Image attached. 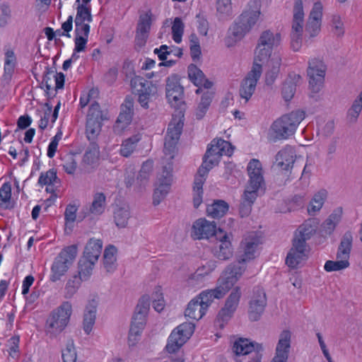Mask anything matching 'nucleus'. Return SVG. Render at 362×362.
I'll list each match as a JSON object with an SVG mask.
<instances>
[{"label": "nucleus", "mask_w": 362, "mask_h": 362, "mask_svg": "<svg viewBox=\"0 0 362 362\" xmlns=\"http://www.w3.org/2000/svg\"><path fill=\"white\" fill-rule=\"evenodd\" d=\"M233 149L231 144L221 139H214L206 150L203 162L194 177L193 186V204L198 208L202 202L203 185L211 169L218 165L223 155L230 156Z\"/></svg>", "instance_id": "obj_1"}, {"label": "nucleus", "mask_w": 362, "mask_h": 362, "mask_svg": "<svg viewBox=\"0 0 362 362\" xmlns=\"http://www.w3.org/2000/svg\"><path fill=\"white\" fill-rule=\"evenodd\" d=\"M244 269L240 267L227 269L218 279V285L214 289L201 292L196 298L206 311L214 299L222 298L242 276Z\"/></svg>", "instance_id": "obj_2"}, {"label": "nucleus", "mask_w": 362, "mask_h": 362, "mask_svg": "<svg viewBox=\"0 0 362 362\" xmlns=\"http://www.w3.org/2000/svg\"><path fill=\"white\" fill-rule=\"evenodd\" d=\"M304 118V112L296 110L285 114L276 119L272 122L269 129L268 141L275 143L278 141L288 139L295 134L298 126Z\"/></svg>", "instance_id": "obj_3"}, {"label": "nucleus", "mask_w": 362, "mask_h": 362, "mask_svg": "<svg viewBox=\"0 0 362 362\" xmlns=\"http://www.w3.org/2000/svg\"><path fill=\"white\" fill-rule=\"evenodd\" d=\"M72 313V305L68 301L63 302L58 308L54 310L46 320L45 330L56 336L61 333L67 326Z\"/></svg>", "instance_id": "obj_4"}, {"label": "nucleus", "mask_w": 362, "mask_h": 362, "mask_svg": "<svg viewBox=\"0 0 362 362\" xmlns=\"http://www.w3.org/2000/svg\"><path fill=\"white\" fill-rule=\"evenodd\" d=\"M173 180V163L169 162L157 175L153 200L155 206L158 205L170 192Z\"/></svg>", "instance_id": "obj_5"}, {"label": "nucleus", "mask_w": 362, "mask_h": 362, "mask_svg": "<svg viewBox=\"0 0 362 362\" xmlns=\"http://www.w3.org/2000/svg\"><path fill=\"white\" fill-rule=\"evenodd\" d=\"M77 254L76 245H70L61 251L55 258L51 267L50 281L55 282L60 280L67 272Z\"/></svg>", "instance_id": "obj_6"}, {"label": "nucleus", "mask_w": 362, "mask_h": 362, "mask_svg": "<svg viewBox=\"0 0 362 362\" xmlns=\"http://www.w3.org/2000/svg\"><path fill=\"white\" fill-rule=\"evenodd\" d=\"M327 66L322 60L317 58L308 62L307 70L309 78V88L312 93H319L323 87Z\"/></svg>", "instance_id": "obj_7"}, {"label": "nucleus", "mask_w": 362, "mask_h": 362, "mask_svg": "<svg viewBox=\"0 0 362 362\" xmlns=\"http://www.w3.org/2000/svg\"><path fill=\"white\" fill-rule=\"evenodd\" d=\"M194 331V324L184 322L171 332L166 345V350L169 353L177 351L189 339Z\"/></svg>", "instance_id": "obj_8"}, {"label": "nucleus", "mask_w": 362, "mask_h": 362, "mask_svg": "<svg viewBox=\"0 0 362 362\" xmlns=\"http://www.w3.org/2000/svg\"><path fill=\"white\" fill-rule=\"evenodd\" d=\"M262 73V68L255 64L240 83L239 95L247 103L254 94L257 82Z\"/></svg>", "instance_id": "obj_9"}, {"label": "nucleus", "mask_w": 362, "mask_h": 362, "mask_svg": "<svg viewBox=\"0 0 362 362\" xmlns=\"http://www.w3.org/2000/svg\"><path fill=\"white\" fill-rule=\"evenodd\" d=\"M261 244L260 238L254 232L250 233L246 235L240 243V249L243 254L238 259V264L229 267L228 269L233 267H240L245 270V267L240 264L247 260L253 259L258 246Z\"/></svg>", "instance_id": "obj_10"}, {"label": "nucleus", "mask_w": 362, "mask_h": 362, "mask_svg": "<svg viewBox=\"0 0 362 362\" xmlns=\"http://www.w3.org/2000/svg\"><path fill=\"white\" fill-rule=\"evenodd\" d=\"M182 127L183 122L180 117L173 118L168 125L167 134L165 138L164 151L165 154L170 156V159L173 158L172 154L175 150Z\"/></svg>", "instance_id": "obj_11"}, {"label": "nucleus", "mask_w": 362, "mask_h": 362, "mask_svg": "<svg viewBox=\"0 0 362 362\" xmlns=\"http://www.w3.org/2000/svg\"><path fill=\"white\" fill-rule=\"evenodd\" d=\"M131 83L139 93V103L143 107L148 108V102L157 93L156 86L140 76L134 78Z\"/></svg>", "instance_id": "obj_12"}, {"label": "nucleus", "mask_w": 362, "mask_h": 362, "mask_svg": "<svg viewBox=\"0 0 362 362\" xmlns=\"http://www.w3.org/2000/svg\"><path fill=\"white\" fill-rule=\"evenodd\" d=\"M267 305V296L264 289L257 286L254 288L249 303L248 315L251 321H257L263 313Z\"/></svg>", "instance_id": "obj_13"}, {"label": "nucleus", "mask_w": 362, "mask_h": 362, "mask_svg": "<svg viewBox=\"0 0 362 362\" xmlns=\"http://www.w3.org/2000/svg\"><path fill=\"white\" fill-rule=\"evenodd\" d=\"M166 98L169 103L175 107L180 108L183 105V87L179 82L177 75H172L166 80Z\"/></svg>", "instance_id": "obj_14"}, {"label": "nucleus", "mask_w": 362, "mask_h": 362, "mask_svg": "<svg viewBox=\"0 0 362 362\" xmlns=\"http://www.w3.org/2000/svg\"><path fill=\"white\" fill-rule=\"evenodd\" d=\"M153 20V15L151 11L140 14L136 28V46L142 47L146 45Z\"/></svg>", "instance_id": "obj_15"}, {"label": "nucleus", "mask_w": 362, "mask_h": 362, "mask_svg": "<svg viewBox=\"0 0 362 362\" xmlns=\"http://www.w3.org/2000/svg\"><path fill=\"white\" fill-rule=\"evenodd\" d=\"M249 180L245 189L259 192L264 185L262 165L257 159H252L247 165Z\"/></svg>", "instance_id": "obj_16"}, {"label": "nucleus", "mask_w": 362, "mask_h": 362, "mask_svg": "<svg viewBox=\"0 0 362 362\" xmlns=\"http://www.w3.org/2000/svg\"><path fill=\"white\" fill-rule=\"evenodd\" d=\"M260 9L261 1L251 0L247 4V8L243 12L238 20L250 31L259 18Z\"/></svg>", "instance_id": "obj_17"}, {"label": "nucleus", "mask_w": 362, "mask_h": 362, "mask_svg": "<svg viewBox=\"0 0 362 362\" xmlns=\"http://www.w3.org/2000/svg\"><path fill=\"white\" fill-rule=\"evenodd\" d=\"M240 297V288H235L227 298L223 308L219 311L218 314V320L223 322H227L233 317L238 306Z\"/></svg>", "instance_id": "obj_18"}, {"label": "nucleus", "mask_w": 362, "mask_h": 362, "mask_svg": "<svg viewBox=\"0 0 362 362\" xmlns=\"http://www.w3.org/2000/svg\"><path fill=\"white\" fill-rule=\"evenodd\" d=\"M322 9V4L320 1L315 2L311 9L305 26V31L311 37L317 36L320 32Z\"/></svg>", "instance_id": "obj_19"}, {"label": "nucleus", "mask_w": 362, "mask_h": 362, "mask_svg": "<svg viewBox=\"0 0 362 362\" xmlns=\"http://www.w3.org/2000/svg\"><path fill=\"white\" fill-rule=\"evenodd\" d=\"M106 197L103 192H96L93 194V201L89 206H84L81 211L82 218H93L94 216L101 215L105 209Z\"/></svg>", "instance_id": "obj_20"}, {"label": "nucleus", "mask_w": 362, "mask_h": 362, "mask_svg": "<svg viewBox=\"0 0 362 362\" xmlns=\"http://www.w3.org/2000/svg\"><path fill=\"white\" fill-rule=\"evenodd\" d=\"M296 158L295 148L286 145L278 151L275 156V165L282 171L288 172L293 166Z\"/></svg>", "instance_id": "obj_21"}, {"label": "nucleus", "mask_w": 362, "mask_h": 362, "mask_svg": "<svg viewBox=\"0 0 362 362\" xmlns=\"http://www.w3.org/2000/svg\"><path fill=\"white\" fill-rule=\"evenodd\" d=\"M216 238L218 243L213 250L214 256L221 260L230 259L233 255V248L228 234L219 228Z\"/></svg>", "instance_id": "obj_22"}, {"label": "nucleus", "mask_w": 362, "mask_h": 362, "mask_svg": "<svg viewBox=\"0 0 362 362\" xmlns=\"http://www.w3.org/2000/svg\"><path fill=\"white\" fill-rule=\"evenodd\" d=\"M218 233L216 225L205 218L197 220L192 226V236L194 239H208Z\"/></svg>", "instance_id": "obj_23"}, {"label": "nucleus", "mask_w": 362, "mask_h": 362, "mask_svg": "<svg viewBox=\"0 0 362 362\" xmlns=\"http://www.w3.org/2000/svg\"><path fill=\"white\" fill-rule=\"evenodd\" d=\"M291 334L288 330H284L279 335L276 347V354L271 362H286L291 347Z\"/></svg>", "instance_id": "obj_24"}, {"label": "nucleus", "mask_w": 362, "mask_h": 362, "mask_svg": "<svg viewBox=\"0 0 362 362\" xmlns=\"http://www.w3.org/2000/svg\"><path fill=\"white\" fill-rule=\"evenodd\" d=\"M250 30L237 20L229 28L225 44L228 47L234 46L240 41Z\"/></svg>", "instance_id": "obj_25"}, {"label": "nucleus", "mask_w": 362, "mask_h": 362, "mask_svg": "<svg viewBox=\"0 0 362 362\" xmlns=\"http://www.w3.org/2000/svg\"><path fill=\"white\" fill-rule=\"evenodd\" d=\"M353 233L348 230L341 238L337 252V259H346L349 260L353 245Z\"/></svg>", "instance_id": "obj_26"}, {"label": "nucleus", "mask_w": 362, "mask_h": 362, "mask_svg": "<svg viewBox=\"0 0 362 362\" xmlns=\"http://www.w3.org/2000/svg\"><path fill=\"white\" fill-rule=\"evenodd\" d=\"M97 303L93 300L86 306L83 315V328L89 334L93 329L96 319Z\"/></svg>", "instance_id": "obj_27"}, {"label": "nucleus", "mask_w": 362, "mask_h": 362, "mask_svg": "<svg viewBox=\"0 0 362 362\" xmlns=\"http://www.w3.org/2000/svg\"><path fill=\"white\" fill-rule=\"evenodd\" d=\"M318 225L317 219L308 218L298 227L295 236L307 241L315 233Z\"/></svg>", "instance_id": "obj_28"}, {"label": "nucleus", "mask_w": 362, "mask_h": 362, "mask_svg": "<svg viewBox=\"0 0 362 362\" xmlns=\"http://www.w3.org/2000/svg\"><path fill=\"white\" fill-rule=\"evenodd\" d=\"M281 64V57L279 54L274 53L268 62L269 69L265 74V83L268 86L274 83L276 79Z\"/></svg>", "instance_id": "obj_29"}, {"label": "nucleus", "mask_w": 362, "mask_h": 362, "mask_svg": "<svg viewBox=\"0 0 362 362\" xmlns=\"http://www.w3.org/2000/svg\"><path fill=\"white\" fill-rule=\"evenodd\" d=\"M259 192L255 190L245 189L239 209L242 217L247 216L250 214L252 206L259 196Z\"/></svg>", "instance_id": "obj_30"}, {"label": "nucleus", "mask_w": 362, "mask_h": 362, "mask_svg": "<svg viewBox=\"0 0 362 362\" xmlns=\"http://www.w3.org/2000/svg\"><path fill=\"white\" fill-rule=\"evenodd\" d=\"M188 76L190 81L197 86H203L209 89L212 83L206 78L205 75L196 65L190 64L187 69Z\"/></svg>", "instance_id": "obj_31"}, {"label": "nucleus", "mask_w": 362, "mask_h": 362, "mask_svg": "<svg viewBox=\"0 0 362 362\" xmlns=\"http://www.w3.org/2000/svg\"><path fill=\"white\" fill-rule=\"evenodd\" d=\"M233 351L236 355H248L255 349L261 350L262 346L258 344H254L247 339L240 338L234 342L233 346Z\"/></svg>", "instance_id": "obj_32"}, {"label": "nucleus", "mask_w": 362, "mask_h": 362, "mask_svg": "<svg viewBox=\"0 0 362 362\" xmlns=\"http://www.w3.org/2000/svg\"><path fill=\"white\" fill-rule=\"evenodd\" d=\"M342 209L338 208L332 211L328 218L322 223L321 226V232L323 235H331L336 226L341 219Z\"/></svg>", "instance_id": "obj_33"}, {"label": "nucleus", "mask_w": 362, "mask_h": 362, "mask_svg": "<svg viewBox=\"0 0 362 362\" xmlns=\"http://www.w3.org/2000/svg\"><path fill=\"white\" fill-rule=\"evenodd\" d=\"M102 248L103 243L100 240L90 239L85 247L83 257L96 262L101 254Z\"/></svg>", "instance_id": "obj_34"}, {"label": "nucleus", "mask_w": 362, "mask_h": 362, "mask_svg": "<svg viewBox=\"0 0 362 362\" xmlns=\"http://www.w3.org/2000/svg\"><path fill=\"white\" fill-rule=\"evenodd\" d=\"M16 65V57L13 50L7 49L5 52V60L4 66V74L2 78L8 82L11 81L14 73Z\"/></svg>", "instance_id": "obj_35"}, {"label": "nucleus", "mask_w": 362, "mask_h": 362, "mask_svg": "<svg viewBox=\"0 0 362 362\" xmlns=\"http://www.w3.org/2000/svg\"><path fill=\"white\" fill-rule=\"evenodd\" d=\"M280 42L281 35L268 30L261 33L257 43L273 49L279 45Z\"/></svg>", "instance_id": "obj_36"}, {"label": "nucleus", "mask_w": 362, "mask_h": 362, "mask_svg": "<svg viewBox=\"0 0 362 362\" xmlns=\"http://www.w3.org/2000/svg\"><path fill=\"white\" fill-rule=\"evenodd\" d=\"M117 248L112 245L105 249L103 266L107 272H113L117 268Z\"/></svg>", "instance_id": "obj_37"}, {"label": "nucleus", "mask_w": 362, "mask_h": 362, "mask_svg": "<svg viewBox=\"0 0 362 362\" xmlns=\"http://www.w3.org/2000/svg\"><path fill=\"white\" fill-rule=\"evenodd\" d=\"M205 313L206 310L204 308H202L199 301L194 298L188 303L185 312V315L190 319L199 320L205 315Z\"/></svg>", "instance_id": "obj_38"}, {"label": "nucleus", "mask_w": 362, "mask_h": 362, "mask_svg": "<svg viewBox=\"0 0 362 362\" xmlns=\"http://www.w3.org/2000/svg\"><path fill=\"white\" fill-rule=\"evenodd\" d=\"M215 268V262H207L205 264L197 268L196 272L189 278L188 283L189 284H194V281H202L204 278L209 275Z\"/></svg>", "instance_id": "obj_39"}, {"label": "nucleus", "mask_w": 362, "mask_h": 362, "mask_svg": "<svg viewBox=\"0 0 362 362\" xmlns=\"http://www.w3.org/2000/svg\"><path fill=\"white\" fill-rule=\"evenodd\" d=\"M228 204L223 200H216L206 208V213L209 216L214 218H218L223 216L228 210Z\"/></svg>", "instance_id": "obj_40"}, {"label": "nucleus", "mask_w": 362, "mask_h": 362, "mask_svg": "<svg viewBox=\"0 0 362 362\" xmlns=\"http://www.w3.org/2000/svg\"><path fill=\"white\" fill-rule=\"evenodd\" d=\"M362 110V90L353 101L346 112V120L350 124H355Z\"/></svg>", "instance_id": "obj_41"}, {"label": "nucleus", "mask_w": 362, "mask_h": 362, "mask_svg": "<svg viewBox=\"0 0 362 362\" xmlns=\"http://www.w3.org/2000/svg\"><path fill=\"white\" fill-rule=\"evenodd\" d=\"M327 192L324 189L316 192L308 206V214L314 215L322 209L325 201L327 199Z\"/></svg>", "instance_id": "obj_42"}, {"label": "nucleus", "mask_w": 362, "mask_h": 362, "mask_svg": "<svg viewBox=\"0 0 362 362\" xmlns=\"http://www.w3.org/2000/svg\"><path fill=\"white\" fill-rule=\"evenodd\" d=\"M272 49L264 47L257 43L255 50V58L252 66L255 64L262 68V64L269 62L272 57Z\"/></svg>", "instance_id": "obj_43"}, {"label": "nucleus", "mask_w": 362, "mask_h": 362, "mask_svg": "<svg viewBox=\"0 0 362 362\" xmlns=\"http://www.w3.org/2000/svg\"><path fill=\"white\" fill-rule=\"evenodd\" d=\"M130 218L128 206L117 207L114 211V220L117 227L125 228Z\"/></svg>", "instance_id": "obj_44"}, {"label": "nucleus", "mask_w": 362, "mask_h": 362, "mask_svg": "<svg viewBox=\"0 0 362 362\" xmlns=\"http://www.w3.org/2000/svg\"><path fill=\"white\" fill-rule=\"evenodd\" d=\"M139 135H134L124 140L121 146L120 154L124 157L129 156L136 149L137 143L140 141Z\"/></svg>", "instance_id": "obj_45"}, {"label": "nucleus", "mask_w": 362, "mask_h": 362, "mask_svg": "<svg viewBox=\"0 0 362 362\" xmlns=\"http://www.w3.org/2000/svg\"><path fill=\"white\" fill-rule=\"evenodd\" d=\"M213 98V93L207 90L204 93L201 101L196 111V117L197 119H202L206 114Z\"/></svg>", "instance_id": "obj_46"}, {"label": "nucleus", "mask_w": 362, "mask_h": 362, "mask_svg": "<svg viewBox=\"0 0 362 362\" xmlns=\"http://www.w3.org/2000/svg\"><path fill=\"white\" fill-rule=\"evenodd\" d=\"M102 122L99 120H93L92 119H87L86 122V135L90 141L95 140L101 130Z\"/></svg>", "instance_id": "obj_47"}, {"label": "nucleus", "mask_w": 362, "mask_h": 362, "mask_svg": "<svg viewBox=\"0 0 362 362\" xmlns=\"http://www.w3.org/2000/svg\"><path fill=\"white\" fill-rule=\"evenodd\" d=\"M93 21L90 6L78 4L74 21L90 23Z\"/></svg>", "instance_id": "obj_48"}, {"label": "nucleus", "mask_w": 362, "mask_h": 362, "mask_svg": "<svg viewBox=\"0 0 362 362\" xmlns=\"http://www.w3.org/2000/svg\"><path fill=\"white\" fill-rule=\"evenodd\" d=\"M95 262L83 257L78 263V275L81 280H87L93 269Z\"/></svg>", "instance_id": "obj_49"}, {"label": "nucleus", "mask_w": 362, "mask_h": 362, "mask_svg": "<svg viewBox=\"0 0 362 362\" xmlns=\"http://www.w3.org/2000/svg\"><path fill=\"white\" fill-rule=\"evenodd\" d=\"M350 264L346 259H337V261L327 260L324 269L327 272H337L345 269L349 267Z\"/></svg>", "instance_id": "obj_50"}, {"label": "nucleus", "mask_w": 362, "mask_h": 362, "mask_svg": "<svg viewBox=\"0 0 362 362\" xmlns=\"http://www.w3.org/2000/svg\"><path fill=\"white\" fill-rule=\"evenodd\" d=\"M153 163L151 160L144 162L137 177V182L140 185H145L148 180L153 170Z\"/></svg>", "instance_id": "obj_51"}, {"label": "nucleus", "mask_w": 362, "mask_h": 362, "mask_svg": "<svg viewBox=\"0 0 362 362\" xmlns=\"http://www.w3.org/2000/svg\"><path fill=\"white\" fill-rule=\"evenodd\" d=\"M306 258V254L302 251L296 252L290 250L286 259V264L291 268H296L302 261Z\"/></svg>", "instance_id": "obj_52"}, {"label": "nucleus", "mask_w": 362, "mask_h": 362, "mask_svg": "<svg viewBox=\"0 0 362 362\" xmlns=\"http://www.w3.org/2000/svg\"><path fill=\"white\" fill-rule=\"evenodd\" d=\"M11 187L8 182L4 183L0 188V206L4 209L10 208Z\"/></svg>", "instance_id": "obj_53"}, {"label": "nucleus", "mask_w": 362, "mask_h": 362, "mask_svg": "<svg viewBox=\"0 0 362 362\" xmlns=\"http://www.w3.org/2000/svg\"><path fill=\"white\" fill-rule=\"evenodd\" d=\"M57 180V171L54 169H50L47 172L41 173L38 179V184L41 186H49L54 185Z\"/></svg>", "instance_id": "obj_54"}, {"label": "nucleus", "mask_w": 362, "mask_h": 362, "mask_svg": "<svg viewBox=\"0 0 362 362\" xmlns=\"http://www.w3.org/2000/svg\"><path fill=\"white\" fill-rule=\"evenodd\" d=\"M99 154L100 151L98 146L93 143L85 153L83 161L88 165L93 164L98 160Z\"/></svg>", "instance_id": "obj_55"}, {"label": "nucleus", "mask_w": 362, "mask_h": 362, "mask_svg": "<svg viewBox=\"0 0 362 362\" xmlns=\"http://www.w3.org/2000/svg\"><path fill=\"white\" fill-rule=\"evenodd\" d=\"M184 33V23L179 17L174 19L172 26L173 39L176 43L182 41V37Z\"/></svg>", "instance_id": "obj_56"}, {"label": "nucleus", "mask_w": 362, "mask_h": 362, "mask_svg": "<svg viewBox=\"0 0 362 362\" xmlns=\"http://www.w3.org/2000/svg\"><path fill=\"white\" fill-rule=\"evenodd\" d=\"M332 31L337 37H342L344 34V25L340 16L334 14L331 19Z\"/></svg>", "instance_id": "obj_57"}, {"label": "nucleus", "mask_w": 362, "mask_h": 362, "mask_svg": "<svg viewBox=\"0 0 362 362\" xmlns=\"http://www.w3.org/2000/svg\"><path fill=\"white\" fill-rule=\"evenodd\" d=\"M62 359L64 362H76V352L72 340L67 341L66 348L62 351Z\"/></svg>", "instance_id": "obj_58"}, {"label": "nucleus", "mask_w": 362, "mask_h": 362, "mask_svg": "<svg viewBox=\"0 0 362 362\" xmlns=\"http://www.w3.org/2000/svg\"><path fill=\"white\" fill-rule=\"evenodd\" d=\"M149 306V297L148 296H144L139 299L134 314L147 316Z\"/></svg>", "instance_id": "obj_59"}, {"label": "nucleus", "mask_w": 362, "mask_h": 362, "mask_svg": "<svg viewBox=\"0 0 362 362\" xmlns=\"http://www.w3.org/2000/svg\"><path fill=\"white\" fill-rule=\"evenodd\" d=\"M296 90V84L292 81H285L282 87V96L286 101L291 100Z\"/></svg>", "instance_id": "obj_60"}, {"label": "nucleus", "mask_w": 362, "mask_h": 362, "mask_svg": "<svg viewBox=\"0 0 362 362\" xmlns=\"http://www.w3.org/2000/svg\"><path fill=\"white\" fill-rule=\"evenodd\" d=\"M143 329L131 325L129 336H128V345L129 347L135 346L140 340L141 335Z\"/></svg>", "instance_id": "obj_61"}, {"label": "nucleus", "mask_w": 362, "mask_h": 362, "mask_svg": "<svg viewBox=\"0 0 362 362\" xmlns=\"http://www.w3.org/2000/svg\"><path fill=\"white\" fill-rule=\"evenodd\" d=\"M216 11L222 16L230 15L232 11L231 0H217Z\"/></svg>", "instance_id": "obj_62"}, {"label": "nucleus", "mask_w": 362, "mask_h": 362, "mask_svg": "<svg viewBox=\"0 0 362 362\" xmlns=\"http://www.w3.org/2000/svg\"><path fill=\"white\" fill-rule=\"evenodd\" d=\"M87 119H92L93 120H99L102 122L104 119L102 111L98 103L95 102L91 104L87 115Z\"/></svg>", "instance_id": "obj_63"}, {"label": "nucleus", "mask_w": 362, "mask_h": 362, "mask_svg": "<svg viewBox=\"0 0 362 362\" xmlns=\"http://www.w3.org/2000/svg\"><path fill=\"white\" fill-rule=\"evenodd\" d=\"M79 286L80 281L77 279L76 276L74 277V279L68 281L65 286L64 297L66 298H71L74 296V294L77 291L78 288H79Z\"/></svg>", "instance_id": "obj_64"}]
</instances>
